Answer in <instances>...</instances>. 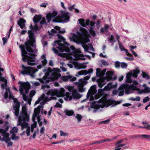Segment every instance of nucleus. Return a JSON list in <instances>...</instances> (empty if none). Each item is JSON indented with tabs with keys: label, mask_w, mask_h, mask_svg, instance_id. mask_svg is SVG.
Returning a JSON list of instances; mask_svg holds the SVG:
<instances>
[{
	"label": "nucleus",
	"mask_w": 150,
	"mask_h": 150,
	"mask_svg": "<svg viewBox=\"0 0 150 150\" xmlns=\"http://www.w3.org/2000/svg\"><path fill=\"white\" fill-rule=\"evenodd\" d=\"M70 94L71 93L68 92L66 95L67 98L69 99V100H71L73 98L74 99H79L81 97V96L80 94L76 90H75L74 91L72 92V96H70Z\"/></svg>",
	"instance_id": "nucleus-8"
},
{
	"label": "nucleus",
	"mask_w": 150,
	"mask_h": 150,
	"mask_svg": "<svg viewBox=\"0 0 150 150\" xmlns=\"http://www.w3.org/2000/svg\"><path fill=\"white\" fill-rule=\"evenodd\" d=\"M35 90H32L30 92L29 96L30 97H33L35 94Z\"/></svg>",
	"instance_id": "nucleus-50"
},
{
	"label": "nucleus",
	"mask_w": 150,
	"mask_h": 150,
	"mask_svg": "<svg viewBox=\"0 0 150 150\" xmlns=\"http://www.w3.org/2000/svg\"><path fill=\"white\" fill-rule=\"evenodd\" d=\"M21 112V115L20 116L18 117H21V118H26L27 121L29 119V116L27 112V109L25 106L23 107Z\"/></svg>",
	"instance_id": "nucleus-14"
},
{
	"label": "nucleus",
	"mask_w": 150,
	"mask_h": 150,
	"mask_svg": "<svg viewBox=\"0 0 150 150\" xmlns=\"http://www.w3.org/2000/svg\"><path fill=\"white\" fill-rule=\"evenodd\" d=\"M67 89L69 91L72 92L75 90L74 89V87L71 86H68Z\"/></svg>",
	"instance_id": "nucleus-52"
},
{
	"label": "nucleus",
	"mask_w": 150,
	"mask_h": 150,
	"mask_svg": "<svg viewBox=\"0 0 150 150\" xmlns=\"http://www.w3.org/2000/svg\"><path fill=\"white\" fill-rule=\"evenodd\" d=\"M26 20L22 18H20L19 20L17 22V24L19 26L20 28L23 29L25 27V23Z\"/></svg>",
	"instance_id": "nucleus-18"
},
{
	"label": "nucleus",
	"mask_w": 150,
	"mask_h": 150,
	"mask_svg": "<svg viewBox=\"0 0 150 150\" xmlns=\"http://www.w3.org/2000/svg\"><path fill=\"white\" fill-rule=\"evenodd\" d=\"M133 72H132V76L135 78L137 77L138 76V74L139 73L140 71L138 69H136L132 71Z\"/></svg>",
	"instance_id": "nucleus-25"
},
{
	"label": "nucleus",
	"mask_w": 150,
	"mask_h": 150,
	"mask_svg": "<svg viewBox=\"0 0 150 150\" xmlns=\"http://www.w3.org/2000/svg\"><path fill=\"white\" fill-rule=\"evenodd\" d=\"M27 59L25 61H23L24 62H27L28 65L31 66H33L35 65V63L34 62L35 61V57H32L29 56H27Z\"/></svg>",
	"instance_id": "nucleus-12"
},
{
	"label": "nucleus",
	"mask_w": 150,
	"mask_h": 150,
	"mask_svg": "<svg viewBox=\"0 0 150 150\" xmlns=\"http://www.w3.org/2000/svg\"><path fill=\"white\" fill-rule=\"evenodd\" d=\"M11 138L12 140H17L19 139V137L18 136H16L15 133L12 134Z\"/></svg>",
	"instance_id": "nucleus-37"
},
{
	"label": "nucleus",
	"mask_w": 150,
	"mask_h": 150,
	"mask_svg": "<svg viewBox=\"0 0 150 150\" xmlns=\"http://www.w3.org/2000/svg\"><path fill=\"white\" fill-rule=\"evenodd\" d=\"M42 16L40 15H35L33 18V21L35 23H38L41 20Z\"/></svg>",
	"instance_id": "nucleus-22"
},
{
	"label": "nucleus",
	"mask_w": 150,
	"mask_h": 150,
	"mask_svg": "<svg viewBox=\"0 0 150 150\" xmlns=\"http://www.w3.org/2000/svg\"><path fill=\"white\" fill-rule=\"evenodd\" d=\"M22 67L23 70L22 71L21 73L23 75L29 74L32 77L34 76V74L37 70L35 69L33 67H25L24 65H22Z\"/></svg>",
	"instance_id": "nucleus-6"
},
{
	"label": "nucleus",
	"mask_w": 150,
	"mask_h": 150,
	"mask_svg": "<svg viewBox=\"0 0 150 150\" xmlns=\"http://www.w3.org/2000/svg\"><path fill=\"white\" fill-rule=\"evenodd\" d=\"M0 81L4 82L5 84V86H6L7 84V80L4 77H1L0 78Z\"/></svg>",
	"instance_id": "nucleus-40"
},
{
	"label": "nucleus",
	"mask_w": 150,
	"mask_h": 150,
	"mask_svg": "<svg viewBox=\"0 0 150 150\" xmlns=\"http://www.w3.org/2000/svg\"><path fill=\"white\" fill-rule=\"evenodd\" d=\"M45 76H44L42 78L40 79H39V81L41 83H44V81L47 79V77L49 75V73L48 72H47L45 73Z\"/></svg>",
	"instance_id": "nucleus-24"
},
{
	"label": "nucleus",
	"mask_w": 150,
	"mask_h": 150,
	"mask_svg": "<svg viewBox=\"0 0 150 150\" xmlns=\"http://www.w3.org/2000/svg\"><path fill=\"white\" fill-rule=\"evenodd\" d=\"M126 145V144H120L117 146L115 148L116 149H115L114 150H120L121 149V148H120V147H122Z\"/></svg>",
	"instance_id": "nucleus-46"
},
{
	"label": "nucleus",
	"mask_w": 150,
	"mask_h": 150,
	"mask_svg": "<svg viewBox=\"0 0 150 150\" xmlns=\"http://www.w3.org/2000/svg\"><path fill=\"white\" fill-rule=\"evenodd\" d=\"M60 135L61 136H64V137H66L68 135V133L67 132L64 133V132L62 131H60Z\"/></svg>",
	"instance_id": "nucleus-47"
},
{
	"label": "nucleus",
	"mask_w": 150,
	"mask_h": 150,
	"mask_svg": "<svg viewBox=\"0 0 150 150\" xmlns=\"http://www.w3.org/2000/svg\"><path fill=\"white\" fill-rule=\"evenodd\" d=\"M97 71L96 73V76L97 77L99 76L100 74H101L102 76L104 75L106 71V69H104L101 72H100V68H98L96 69Z\"/></svg>",
	"instance_id": "nucleus-23"
},
{
	"label": "nucleus",
	"mask_w": 150,
	"mask_h": 150,
	"mask_svg": "<svg viewBox=\"0 0 150 150\" xmlns=\"http://www.w3.org/2000/svg\"><path fill=\"white\" fill-rule=\"evenodd\" d=\"M64 51L68 53H69L70 52V49L69 47H65L64 46Z\"/></svg>",
	"instance_id": "nucleus-57"
},
{
	"label": "nucleus",
	"mask_w": 150,
	"mask_h": 150,
	"mask_svg": "<svg viewBox=\"0 0 150 150\" xmlns=\"http://www.w3.org/2000/svg\"><path fill=\"white\" fill-rule=\"evenodd\" d=\"M140 137V135L139 134H135L131 136H130V138L131 139H132L134 138H138Z\"/></svg>",
	"instance_id": "nucleus-49"
},
{
	"label": "nucleus",
	"mask_w": 150,
	"mask_h": 150,
	"mask_svg": "<svg viewBox=\"0 0 150 150\" xmlns=\"http://www.w3.org/2000/svg\"><path fill=\"white\" fill-rule=\"evenodd\" d=\"M30 27L31 30L33 31H37L39 30L38 26L36 24L34 26H33L32 24H31L30 25Z\"/></svg>",
	"instance_id": "nucleus-28"
},
{
	"label": "nucleus",
	"mask_w": 150,
	"mask_h": 150,
	"mask_svg": "<svg viewBox=\"0 0 150 150\" xmlns=\"http://www.w3.org/2000/svg\"><path fill=\"white\" fill-rule=\"evenodd\" d=\"M30 127H28L26 130V134L27 136H29L30 135Z\"/></svg>",
	"instance_id": "nucleus-58"
},
{
	"label": "nucleus",
	"mask_w": 150,
	"mask_h": 150,
	"mask_svg": "<svg viewBox=\"0 0 150 150\" xmlns=\"http://www.w3.org/2000/svg\"><path fill=\"white\" fill-rule=\"evenodd\" d=\"M103 90L102 89H99L98 90V94L102 96L103 93Z\"/></svg>",
	"instance_id": "nucleus-53"
},
{
	"label": "nucleus",
	"mask_w": 150,
	"mask_h": 150,
	"mask_svg": "<svg viewBox=\"0 0 150 150\" xmlns=\"http://www.w3.org/2000/svg\"><path fill=\"white\" fill-rule=\"evenodd\" d=\"M2 136H3L2 139L6 143H8V142L10 141L11 139L9 137V134L8 133H4L2 135Z\"/></svg>",
	"instance_id": "nucleus-19"
},
{
	"label": "nucleus",
	"mask_w": 150,
	"mask_h": 150,
	"mask_svg": "<svg viewBox=\"0 0 150 150\" xmlns=\"http://www.w3.org/2000/svg\"><path fill=\"white\" fill-rule=\"evenodd\" d=\"M27 120L26 118H21V117H18L17 125L21 126V129L22 130H23L24 128H26L28 127V123L25 122H28L29 120L27 121Z\"/></svg>",
	"instance_id": "nucleus-7"
},
{
	"label": "nucleus",
	"mask_w": 150,
	"mask_h": 150,
	"mask_svg": "<svg viewBox=\"0 0 150 150\" xmlns=\"http://www.w3.org/2000/svg\"><path fill=\"white\" fill-rule=\"evenodd\" d=\"M75 117L76 118H77V119L78 122H81L82 118L81 115L79 114H77Z\"/></svg>",
	"instance_id": "nucleus-36"
},
{
	"label": "nucleus",
	"mask_w": 150,
	"mask_h": 150,
	"mask_svg": "<svg viewBox=\"0 0 150 150\" xmlns=\"http://www.w3.org/2000/svg\"><path fill=\"white\" fill-rule=\"evenodd\" d=\"M59 93L58 95L59 97H63L64 95L65 90L64 89L62 88H60V91L58 90Z\"/></svg>",
	"instance_id": "nucleus-26"
},
{
	"label": "nucleus",
	"mask_w": 150,
	"mask_h": 150,
	"mask_svg": "<svg viewBox=\"0 0 150 150\" xmlns=\"http://www.w3.org/2000/svg\"><path fill=\"white\" fill-rule=\"evenodd\" d=\"M132 74V72H129L126 75V78H131Z\"/></svg>",
	"instance_id": "nucleus-59"
},
{
	"label": "nucleus",
	"mask_w": 150,
	"mask_h": 150,
	"mask_svg": "<svg viewBox=\"0 0 150 150\" xmlns=\"http://www.w3.org/2000/svg\"><path fill=\"white\" fill-rule=\"evenodd\" d=\"M142 86L144 88L142 90H140L139 88H136V86L134 87V89L138 91L139 92V93L141 94L150 93V88L147 87L146 84H144L142 85Z\"/></svg>",
	"instance_id": "nucleus-11"
},
{
	"label": "nucleus",
	"mask_w": 150,
	"mask_h": 150,
	"mask_svg": "<svg viewBox=\"0 0 150 150\" xmlns=\"http://www.w3.org/2000/svg\"><path fill=\"white\" fill-rule=\"evenodd\" d=\"M46 23L45 18L44 17L42 18L41 21L40 22V24L41 25H42Z\"/></svg>",
	"instance_id": "nucleus-56"
},
{
	"label": "nucleus",
	"mask_w": 150,
	"mask_h": 150,
	"mask_svg": "<svg viewBox=\"0 0 150 150\" xmlns=\"http://www.w3.org/2000/svg\"><path fill=\"white\" fill-rule=\"evenodd\" d=\"M66 114L68 116H71L74 113V112L73 110H66L64 111Z\"/></svg>",
	"instance_id": "nucleus-29"
},
{
	"label": "nucleus",
	"mask_w": 150,
	"mask_h": 150,
	"mask_svg": "<svg viewBox=\"0 0 150 150\" xmlns=\"http://www.w3.org/2000/svg\"><path fill=\"white\" fill-rule=\"evenodd\" d=\"M121 66L122 68H125L127 66V65L126 63L122 62L121 63Z\"/></svg>",
	"instance_id": "nucleus-60"
},
{
	"label": "nucleus",
	"mask_w": 150,
	"mask_h": 150,
	"mask_svg": "<svg viewBox=\"0 0 150 150\" xmlns=\"http://www.w3.org/2000/svg\"><path fill=\"white\" fill-rule=\"evenodd\" d=\"M126 82L127 83H131L132 82V80L131 78H126Z\"/></svg>",
	"instance_id": "nucleus-64"
},
{
	"label": "nucleus",
	"mask_w": 150,
	"mask_h": 150,
	"mask_svg": "<svg viewBox=\"0 0 150 150\" xmlns=\"http://www.w3.org/2000/svg\"><path fill=\"white\" fill-rule=\"evenodd\" d=\"M57 14V12L55 11H54L52 13H48L46 16L48 22L50 23L52 18L56 16Z\"/></svg>",
	"instance_id": "nucleus-16"
},
{
	"label": "nucleus",
	"mask_w": 150,
	"mask_h": 150,
	"mask_svg": "<svg viewBox=\"0 0 150 150\" xmlns=\"http://www.w3.org/2000/svg\"><path fill=\"white\" fill-rule=\"evenodd\" d=\"M16 100L17 101L15 104V106H13V109L14 110L13 113L16 116L18 117L19 115L20 103L17 100V99H16Z\"/></svg>",
	"instance_id": "nucleus-15"
},
{
	"label": "nucleus",
	"mask_w": 150,
	"mask_h": 150,
	"mask_svg": "<svg viewBox=\"0 0 150 150\" xmlns=\"http://www.w3.org/2000/svg\"><path fill=\"white\" fill-rule=\"evenodd\" d=\"M18 128L16 127H13V128L10 131V133L11 134L13 133H16L18 132Z\"/></svg>",
	"instance_id": "nucleus-34"
},
{
	"label": "nucleus",
	"mask_w": 150,
	"mask_h": 150,
	"mask_svg": "<svg viewBox=\"0 0 150 150\" xmlns=\"http://www.w3.org/2000/svg\"><path fill=\"white\" fill-rule=\"evenodd\" d=\"M110 119H108L106 120L101 121L100 123L102 124H107L110 121Z\"/></svg>",
	"instance_id": "nucleus-62"
},
{
	"label": "nucleus",
	"mask_w": 150,
	"mask_h": 150,
	"mask_svg": "<svg viewBox=\"0 0 150 150\" xmlns=\"http://www.w3.org/2000/svg\"><path fill=\"white\" fill-rule=\"evenodd\" d=\"M57 48L58 49V50L61 52H62L64 51V45L63 47H57Z\"/></svg>",
	"instance_id": "nucleus-51"
},
{
	"label": "nucleus",
	"mask_w": 150,
	"mask_h": 150,
	"mask_svg": "<svg viewBox=\"0 0 150 150\" xmlns=\"http://www.w3.org/2000/svg\"><path fill=\"white\" fill-rule=\"evenodd\" d=\"M142 76L144 78H146L147 79H150L149 76L148 74H146L145 72H142Z\"/></svg>",
	"instance_id": "nucleus-39"
},
{
	"label": "nucleus",
	"mask_w": 150,
	"mask_h": 150,
	"mask_svg": "<svg viewBox=\"0 0 150 150\" xmlns=\"http://www.w3.org/2000/svg\"><path fill=\"white\" fill-rule=\"evenodd\" d=\"M72 76L71 75L63 76L62 77V80L64 81H67L69 79L72 78Z\"/></svg>",
	"instance_id": "nucleus-31"
},
{
	"label": "nucleus",
	"mask_w": 150,
	"mask_h": 150,
	"mask_svg": "<svg viewBox=\"0 0 150 150\" xmlns=\"http://www.w3.org/2000/svg\"><path fill=\"white\" fill-rule=\"evenodd\" d=\"M125 89V93L126 94H129V92L130 90L129 87V86L128 85V86L126 87Z\"/></svg>",
	"instance_id": "nucleus-48"
},
{
	"label": "nucleus",
	"mask_w": 150,
	"mask_h": 150,
	"mask_svg": "<svg viewBox=\"0 0 150 150\" xmlns=\"http://www.w3.org/2000/svg\"><path fill=\"white\" fill-rule=\"evenodd\" d=\"M81 43L83 44L82 45V46L83 48L84 49L85 51L86 52L87 51H88V50L89 49V47L87 45H86V44L83 43L82 42H81Z\"/></svg>",
	"instance_id": "nucleus-38"
},
{
	"label": "nucleus",
	"mask_w": 150,
	"mask_h": 150,
	"mask_svg": "<svg viewBox=\"0 0 150 150\" xmlns=\"http://www.w3.org/2000/svg\"><path fill=\"white\" fill-rule=\"evenodd\" d=\"M41 106L39 105L37 108H35L34 109V113L33 114L36 115L37 116L39 115L40 112V109Z\"/></svg>",
	"instance_id": "nucleus-27"
},
{
	"label": "nucleus",
	"mask_w": 150,
	"mask_h": 150,
	"mask_svg": "<svg viewBox=\"0 0 150 150\" xmlns=\"http://www.w3.org/2000/svg\"><path fill=\"white\" fill-rule=\"evenodd\" d=\"M81 53V50L76 49L74 51L72 52V54L76 59L79 60H85L86 58H84V56L83 54H80Z\"/></svg>",
	"instance_id": "nucleus-9"
},
{
	"label": "nucleus",
	"mask_w": 150,
	"mask_h": 150,
	"mask_svg": "<svg viewBox=\"0 0 150 150\" xmlns=\"http://www.w3.org/2000/svg\"><path fill=\"white\" fill-rule=\"evenodd\" d=\"M79 21V24L82 26L83 27H85V20L83 18L79 19L78 20Z\"/></svg>",
	"instance_id": "nucleus-32"
},
{
	"label": "nucleus",
	"mask_w": 150,
	"mask_h": 150,
	"mask_svg": "<svg viewBox=\"0 0 150 150\" xmlns=\"http://www.w3.org/2000/svg\"><path fill=\"white\" fill-rule=\"evenodd\" d=\"M97 92L96 89V86L95 85L91 86L89 90L87 95L86 98L87 99L89 98L90 95H94Z\"/></svg>",
	"instance_id": "nucleus-13"
},
{
	"label": "nucleus",
	"mask_w": 150,
	"mask_h": 150,
	"mask_svg": "<svg viewBox=\"0 0 150 150\" xmlns=\"http://www.w3.org/2000/svg\"><path fill=\"white\" fill-rule=\"evenodd\" d=\"M142 123L145 126H146V128L145 129H150V125H149L148 122H143Z\"/></svg>",
	"instance_id": "nucleus-44"
},
{
	"label": "nucleus",
	"mask_w": 150,
	"mask_h": 150,
	"mask_svg": "<svg viewBox=\"0 0 150 150\" xmlns=\"http://www.w3.org/2000/svg\"><path fill=\"white\" fill-rule=\"evenodd\" d=\"M93 27H90L89 31L90 34L93 36H95L96 35L95 31L93 30Z\"/></svg>",
	"instance_id": "nucleus-30"
},
{
	"label": "nucleus",
	"mask_w": 150,
	"mask_h": 150,
	"mask_svg": "<svg viewBox=\"0 0 150 150\" xmlns=\"http://www.w3.org/2000/svg\"><path fill=\"white\" fill-rule=\"evenodd\" d=\"M129 99L130 100L132 101H139L140 100V98L139 96H137L136 98H134L133 97L130 98Z\"/></svg>",
	"instance_id": "nucleus-43"
},
{
	"label": "nucleus",
	"mask_w": 150,
	"mask_h": 150,
	"mask_svg": "<svg viewBox=\"0 0 150 150\" xmlns=\"http://www.w3.org/2000/svg\"><path fill=\"white\" fill-rule=\"evenodd\" d=\"M28 33L29 40L25 43V45L21 44L19 46L21 50L23 61H25L26 59V56H28L27 55L28 53L25 49L29 52H33V50L31 47H33L34 44L35 42V38L34 33L31 30H29Z\"/></svg>",
	"instance_id": "nucleus-1"
},
{
	"label": "nucleus",
	"mask_w": 150,
	"mask_h": 150,
	"mask_svg": "<svg viewBox=\"0 0 150 150\" xmlns=\"http://www.w3.org/2000/svg\"><path fill=\"white\" fill-rule=\"evenodd\" d=\"M90 20L89 19H86V21H85V27H86V26L89 25L90 24Z\"/></svg>",
	"instance_id": "nucleus-63"
},
{
	"label": "nucleus",
	"mask_w": 150,
	"mask_h": 150,
	"mask_svg": "<svg viewBox=\"0 0 150 150\" xmlns=\"http://www.w3.org/2000/svg\"><path fill=\"white\" fill-rule=\"evenodd\" d=\"M18 83L20 84V86L19 88V91L21 94L22 95L23 100L26 101L27 100L28 97H27L26 94L24 92V89H25V94H27L29 91V89L30 88V85L28 82H22L19 81Z\"/></svg>",
	"instance_id": "nucleus-3"
},
{
	"label": "nucleus",
	"mask_w": 150,
	"mask_h": 150,
	"mask_svg": "<svg viewBox=\"0 0 150 150\" xmlns=\"http://www.w3.org/2000/svg\"><path fill=\"white\" fill-rule=\"evenodd\" d=\"M79 81L80 82V84L77 86L78 91L80 92H83L85 90V88H83L84 86L87 83V82L83 81L82 79H79Z\"/></svg>",
	"instance_id": "nucleus-10"
},
{
	"label": "nucleus",
	"mask_w": 150,
	"mask_h": 150,
	"mask_svg": "<svg viewBox=\"0 0 150 150\" xmlns=\"http://www.w3.org/2000/svg\"><path fill=\"white\" fill-rule=\"evenodd\" d=\"M58 90L57 89L53 90L52 89L49 90L47 93V95H50L51 96H56L58 97V94L59 93Z\"/></svg>",
	"instance_id": "nucleus-17"
},
{
	"label": "nucleus",
	"mask_w": 150,
	"mask_h": 150,
	"mask_svg": "<svg viewBox=\"0 0 150 150\" xmlns=\"http://www.w3.org/2000/svg\"><path fill=\"white\" fill-rule=\"evenodd\" d=\"M80 31L81 33L78 32V34L83 44H86L89 42L90 40L87 36L88 33L87 30L84 28H81Z\"/></svg>",
	"instance_id": "nucleus-5"
},
{
	"label": "nucleus",
	"mask_w": 150,
	"mask_h": 150,
	"mask_svg": "<svg viewBox=\"0 0 150 150\" xmlns=\"http://www.w3.org/2000/svg\"><path fill=\"white\" fill-rule=\"evenodd\" d=\"M52 50L55 54L59 56H60L62 57H66V53H59L58 50L54 47L52 48Z\"/></svg>",
	"instance_id": "nucleus-21"
},
{
	"label": "nucleus",
	"mask_w": 150,
	"mask_h": 150,
	"mask_svg": "<svg viewBox=\"0 0 150 150\" xmlns=\"http://www.w3.org/2000/svg\"><path fill=\"white\" fill-rule=\"evenodd\" d=\"M118 42L119 48L121 51L124 50V51H127V49L124 48L122 44L119 40H118Z\"/></svg>",
	"instance_id": "nucleus-33"
},
{
	"label": "nucleus",
	"mask_w": 150,
	"mask_h": 150,
	"mask_svg": "<svg viewBox=\"0 0 150 150\" xmlns=\"http://www.w3.org/2000/svg\"><path fill=\"white\" fill-rule=\"evenodd\" d=\"M99 103H102V104H97L96 105L94 106V104H92V108H93L95 109H98L100 108H104L105 105H106L107 107L112 105V106H114L115 105L119 104L120 103L121 101H115L114 100L109 99L108 100L106 99L105 102H103L102 100H100L98 101Z\"/></svg>",
	"instance_id": "nucleus-2"
},
{
	"label": "nucleus",
	"mask_w": 150,
	"mask_h": 150,
	"mask_svg": "<svg viewBox=\"0 0 150 150\" xmlns=\"http://www.w3.org/2000/svg\"><path fill=\"white\" fill-rule=\"evenodd\" d=\"M145 139H150V135H146L145 134L140 135V137Z\"/></svg>",
	"instance_id": "nucleus-42"
},
{
	"label": "nucleus",
	"mask_w": 150,
	"mask_h": 150,
	"mask_svg": "<svg viewBox=\"0 0 150 150\" xmlns=\"http://www.w3.org/2000/svg\"><path fill=\"white\" fill-rule=\"evenodd\" d=\"M61 76V75L60 74H57L54 75V78H52L51 80H57Z\"/></svg>",
	"instance_id": "nucleus-45"
},
{
	"label": "nucleus",
	"mask_w": 150,
	"mask_h": 150,
	"mask_svg": "<svg viewBox=\"0 0 150 150\" xmlns=\"http://www.w3.org/2000/svg\"><path fill=\"white\" fill-rule=\"evenodd\" d=\"M57 36L58 37L59 40L61 42L62 41H64L65 40L64 38L62 36V35L59 34H57Z\"/></svg>",
	"instance_id": "nucleus-41"
},
{
	"label": "nucleus",
	"mask_w": 150,
	"mask_h": 150,
	"mask_svg": "<svg viewBox=\"0 0 150 150\" xmlns=\"http://www.w3.org/2000/svg\"><path fill=\"white\" fill-rule=\"evenodd\" d=\"M149 98L148 96H147L144 98L143 100V102L144 103L148 101L149 100Z\"/></svg>",
	"instance_id": "nucleus-61"
},
{
	"label": "nucleus",
	"mask_w": 150,
	"mask_h": 150,
	"mask_svg": "<svg viewBox=\"0 0 150 150\" xmlns=\"http://www.w3.org/2000/svg\"><path fill=\"white\" fill-rule=\"evenodd\" d=\"M60 13L61 15H58L55 17L52 20L53 22L56 23H64L66 21H68L70 18L69 16V13L68 12L65 11H61Z\"/></svg>",
	"instance_id": "nucleus-4"
},
{
	"label": "nucleus",
	"mask_w": 150,
	"mask_h": 150,
	"mask_svg": "<svg viewBox=\"0 0 150 150\" xmlns=\"http://www.w3.org/2000/svg\"><path fill=\"white\" fill-rule=\"evenodd\" d=\"M115 67L116 68H119L120 66L121 63L118 61L115 62Z\"/></svg>",
	"instance_id": "nucleus-54"
},
{
	"label": "nucleus",
	"mask_w": 150,
	"mask_h": 150,
	"mask_svg": "<svg viewBox=\"0 0 150 150\" xmlns=\"http://www.w3.org/2000/svg\"><path fill=\"white\" fill-rule=\"evenodd\" d=\"M47 61L46 59H44L42 61V65L43 66H45L47 63Z\"/></svg>",
	"instance_id": "nucleus-55"
},
{
	"label": "nucleus",
	"mask_w": 150,
	"mask_h": 150,
	"mask_svg": "<svg viewBox=\"0 0 150 150\" xmlns=\"http://www.w3.org/2000/svg\"><path fill=\"white\" fill-rule=\"evenodd\" d=\"M114 73L113 71H107L106 75L107 78V80L110 81L112 80L113 78L112 77Z\"/></svg>",
	"instance_id": "nucleus-20"
},
{
	"label": "nucleus",
	"mask_w": 150,
	"mask_h": 150,
	"mask_svg": "<svg viewBox=\"0 0 150 150\" xmlns=\"http://www.w3.org/2000/svg\"><path fill=\"white\" fill-rule=\"evenodd\" d=\"M61 42L59 40H56L54 42V45L55 46L56 44H57L59 46L63 47L64 46V44L61 43Z\"/></svg>",
	"instance_id": "nucleus-35"
}]
</instances>
